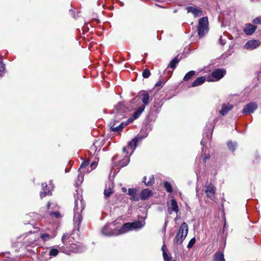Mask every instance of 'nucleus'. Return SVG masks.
Returning <instances> with one entry per match:
<instances>
[{"instance_id":"49","label":"nucleus","mask_w":261,"mask_h":261,"mask_svg":"<svg viewBox=\"0 0 261 261\" xmlns=\"http://www.w3.org/2000/svg\"><path fill=\"white\" fill-rule=\"evenodd\" d=\"M67 236L66 235H63V237H62V242L64 243V240L65 239V238H66Z\"/></svg>"},{"instance_id":"31","label":"nucleus","mask_w":261,"mask_h":261,"mask_svg":"<svg viewBox=\"0 0 261 261\" xmlns=\"http://www.w3.org/2000/svg\"><path fill=\"white\" fill-rule=\"evenodd\" d=\"M164 186L166 190V191L168 193H172L173 191L172 187L171 184L168 181L164 182Z\"/></svg>"},{"instance_id":"34","label":"nucleus","mask_w":261,"mask_h":261,"mask_svg":"<svg viewBox=\"0 0 261 261\" xmlns=\"http://www.w3.org/2000/svg\"><path fill=\"white\" fill-rule=\"evenodd\" d=\"M146 137V136H143L141 135H137L133 139V140L135 142V144L137 145L138 142L141 141Z\"/></svg>"},{"instance_id":"55","label":"nucleus","mask_w":261,"mask_h":261,"mask_svg":"<svg viewBox=\"0 0 261 261\" xmlns=\"http://www.w3.org/2000/svg\"><path fill=\"white\" fill-rule=\"evenodd\" d=\"M123 190L124 192H125L126 191V188H123Z\"/></svg>"},{"instance_id":"2","label":"nucleus","mask_w":261,"mask_h":261,"mask_svg":"<svg viewBox=\"0 0 261 261\" xmlns=\"http://www.w3.org/2000/svg\"><path fill=\"white\" fill-rule=\"evenodd\" d=\"M74 199L73 222L75 224L79 226L82 220L81 214L84 208V205L82 201V197L79 194L74 195Z\"/></svg>"},{"instance_id":"32","label":"nucleus","mask_w":261,"mask_h":261,"mask_svg":"<svg viewBox=\"0 0 261 261\" xmlns=\"http://www.w3.org/2000/svg\"><path fill=\"white\" fill-rule=\"evenodd\" d=\"M83 173H81L79 174L77 177V180L75 181V185L76 186L80 185L84 180V175Z\"/></svg>"},{"instance_id":"42","label":"nucleus","mask_w":261,"mask_h":261,"mask_svg":"<svg viewBox=\"0 0 261 261\" xmlns=\"http://www.w3.org/2000/svg\"><path fill=\"white\" fill-rule=\"evenodd\" d=\"M163 256L165 261H170L171 258L168 256L165 250H163Z\"/></svg>"},{"instance_id":"4","label":"nucleus","mask_w":261,"mask_h":261,"mask_svg":"<svg viewBox=\"0 0 261 261\" xmlns=\"http://www.w3.org/2000/svg\"><path fill=\"white\" fill-rule=\"evenodd\" d=\"M145 224L144 221H135L133 222L125 223L120 228L121 233H126L129 231L142 228Z\"/></svg>"},{"instance_id":"43","label":"nucleus","mask_w":261,"mask_h":261,"mask_svg":"<svg viewBox=\"0 0 261 261\" xmlns=\"http://www.w3.org/2000/svg\"><path fill=\"white\" fill-rule=\"evenodd\" d=\"M252 23L254 24H261V16L258 17L254 19L252 21Z\"/></svg>"},{"instance_id":"45","label":"nucleus","mask_w":261,"mask_h":261,"mask_svg":"<svg viewBox=\"0 0 261 261\" xmlns=\"http://www.w3.org/2000/svg\"><path fill=\"white\" fill-rule=\"evenodd\" d=\"M57 206V204L53 202H48L47 204V208L48 209H54Z\"/></svg>"},{"instance_id":"46","label":"nucleus","mask_w":261,"mask_h":261,"mask_svg":"<svg viewBox=\"0 0 261 261\" xmlns=\"http://www.w3.org/2000/svg\"><path fill=\"white\" fill-rule=\"evenodd\" d=\"M97 166V163L96 162H93L90 166V169H89V172H91L92 170L95 169Z\"/></svg>"},{"instance_id":"53","label":"nucleus","mask_w":261,"mask_h":261,"mask_svg":"<svg viewBox=\"0 0 261 261\" xmlns=\"http://www.w3.org/2000/svg\"><path fill=\"white\" fill-rule=\"evenodd\" d=\"M163 250H165V249H164V245L162 246V251H163Z\"/></svg>"},{"instance_id":"20","label":"nucleus","mask_w":261,"mask_h":261,"mask_svg":"<svg viewBox=\"0 0 261 261\" xmlns=\"http://www.w3.org/2000/svg\"><path fill=\"white\" fill-rule=\"evenodd\" d=\"M70 249L75 253H81L85 250V247L80 243H73L71 244Z\"/></svg>"},{"instance_id":"47","label":"nucleus","mask_w":261,"mask_h":261,"mask_svg":"<svg viewBox=\"0 0 261 261\" xmlns=\"http://www.w3.org/2000/svg\"><path fill=\"white\" fill-rule=\"evenodd\" d=\"M51 215L55 216L56 218H59L61 217L60 214L58 212H53L51 213Z\"/></svg>"},{"instance_id":"22","label":"nucleus","mask_w":261,"mask_h":261,"mask_svg":"<svg viewBox=\"0 0 261 261\" xmlns=\"http://www.w3.org/2000/svg\"><path fill=\"white\" fill-rule=\"evenodd\" d=\"M152 195L151 190L148 189H145L142 191L140 194V198L142 200H145L151 197Z\"/></svg>"},{"instance_id":"44","label":"nucleus","mask_w":261,"mask_h":261,"mask_svg":"<svg viewBox=\"0 0 261 261\" xmlns=\"http://www.w3.org/2000/svg\"><path fill=\"white\" fill-rule=\"evenodd\" d=\"M219 43L222 46H224L226 43V39L223 38L222 36H221L219 39Z\"/></svg>"},{"instance_id":"7","label":"nucleus","mask_w":261,"mask_h":261,"mask_svg":"<svg viewBox=\"0 0 261 261\" xmlns=\"http://www.w3.org/2000/svg\"><path fill=\"white\" fill-rule=\"evenodd\" d=\"M119 155H116L112 158L113 165L118 166L120 168L126 166L129 162L130 159L128 156L126 155L123 158Z\"/></svg>"},{"instance_id":"24","label":"nucleus","mask_w":261,"mask_h":261,"mask_svg":"<svg viewBox=\"0 0 261 261\" xmlns=\"http://www.w3.org/2000/svg\"><path fill=\"white\" fill-rule=\"evenodd\" d=\"M205 80V76H202L199 77L192 83L191 87H195L201 85L204 83Z\"/></svg>"},{"instance_id":"14","label":"nucleus","mask_w":261,"mask_h":261,"mask_svg":"<svg viewBox=\"0 0 261 261\" xmlns=\"http://www.w3.org/2000/svg\"><path fill=\"white\" fill-rule=\"evenodd\" d=\"M233 107V105L230 103H223L221 109L219 111V114L222 116L226 115Z\"/></svg>"},{"instance_id":"5","label":"nucleus","mask_w":261,"mask_h":261,"mask_svg":"<svg viewBox=\"0 0 261 261\" xmlns=\"http://www.w3.org/2000/svg\"><path fill=\"white\" fill-rule=\"evenodd\" d=\"M188 226L186 222H183L176 233L173 242L175 245H181L188 233Z\"/></svg>"},{"instance_id":"50","label":"nucleus","mask_w":261,"mask_h":261,"mask_svg":"<svg viewBox=\"0 0 261 261\" xmlns=\"http://www.w3.org/2000/svg\"><path fill=\"white\" fill-rule=\"evenodd\" d=\"M208 158H209V156H204V158H203V161H204V162H205V161H206V160L207 159H208Z\"/></svg>"},{"instance_id":"30","label":"nucleus","mask_w":261,"mask_h":261,"mask_svg":"<svg viewBox=\"0 0 261 261\" xmlns=\"http://www.w3.org/2000/svg\"><path fill=\"white\" fill-rule=\"evenodd\" d=\"M237 144L236 142L229 141L227 143V146L231 151H234L237 147Z\"/></svg>"},{"instance_id":"21","label":"nucleus","mask_w":261,"mask_h":261,"mask_svg":"<svg viewBox=\"0 0 261 261\" xmlns=\"http://www.w3.org/2000/svg\"><path fill=\"white\" fill-rule=\"evenodd\" d=\"M113 182L112 181L109 182V183L106 185V188L104 191V195L105 198H108L113 194Z\"/></svg>"},{"instance_id":"13","label":"nucleus","mask_w":261,"mask_h":261,"mask_svg":"<svg viewBox=\"0 0 261 261\" xmlns=\"http://www.w3.org/2000/svg\"><path fill=\"white\" fill-rule=\"evenodd\" d=\"M48 187L46 183L42 184V190L40 192V195L41 198H43L45 196L50 194V189L53 188L52 181H50L48 184Z\"/></svg>"},{"instance_id":"12","label":"nucleus","mask_w":261,"mask_h":261,"mask_svg":"<svg viewBox=\"0 0 261 261\" xmlns=\"http://www.w3.org/2000/svg\"><path fill=\"white\" fill-rule=\"evenodd\" d=\"M258 105L254 102H251L246 105L243 109V114H250L254 112L257 109Z\"/></svg>"},{"instance_id":"3","label":"nucleus","mask_w":261,"mask_h":261,"mask_svg":"<svg viewBox=\"0 0 261 261\" xmlns=\"http://www.w3.org/2000/svg\"><path fill=\"white\" fill-rule=\"evenodd\" d=\"M116 224L117 223L115 221L107 224L101 229V233L107 236H118L123 234V233L121 232L120 228L117 227Z\"/></svg>"},{"instance_id":"40","label":"nucleus","mask_w":261,"mask_h":261,"mask_svg":"<svg viewBox=\"0 0 261 261\" xmlns=\"http://www.w3.org/2000/svg\"><path fill=\"white\" fill-rule=\"evenodd\" d=\"M5 65L0 60V76H2L4 73Z\"/></svg>"},{"instance_id":"1","label":"nucleus","mask_w":261,"mask_h":261,"mask_svg":"<svg viewBox=\"0 0 261 261\" xmlns=\"http://www.w3.org/2000/svg\"><path fill=\"white\" fill-rule=\"evenodd\" d=\"M126 108L122 102H119L113 110V113H116L115 117L114 120L110 123L109 126L112 131L117 133H120L122 129L125 127L128 122H121L119 124L117 125V123L121 120L123 117V113L126 111Z\"/></svg>"},{"instance_id":"23","label":"nucleus","mask_w":261,"mask_h":261,"mask_svg":"<svg viewBox=\"0 0 261 261\" xmlns=\"http://www.w3.org/2000/svg\"><path fill=\"white\" fill-rule=\"evenodd\" d=\"M89 161L83 162L80 166L79 171L81 173H88L89 172Z\"/></svg>"},{"instance_id":"9","label":"nucleus","mask_w":261,"mask_h":261,"mask_svg":"<svg viewBox=\"0 0 261 261\" xmlns=\"http://www.w3.org/2000/svg\"><path fill=\"white\" fill-rule=\"evenodd\" d=\"M141 98V101L143 102V105L141 106H144L145 108V106L148 105L151 101V99L150 98L149 95L147 92L143 91H140L138 94L137 96L132 100V102L133 103L139 100V98Z\"/></svg>"},{"instance_id":"56","label":"nucleus","mask_w":261,"mask_h":261,"mask_svg":"<svg viewBox=\"0 0 261 261\" xmlns=\"http://www.w3.org/2000/svg\"><path fill=\"white\" fill-rule=\"evenodd\" d=\"M202 151L203 152L204 151V148H202Z\"/></svg>"},{"instance_id":"15","label":"nucleus","mask_w":261,"mask_h":261,"mask_svg":"<svg viewBox=\"0 0 261 261\" xmlns=\"http://www.w3.org/2000/svg\"><path fill=\"white\" fill-rule=\"evenodd\" d=\"M256 29V25L251 23H247L243 28V31L247 35H251L254 33Z\"/></svg>"},{"instance_id":"25","label":"nucleus","mask_w":261,"mask_h":261,"mask_svg":"<svg viewBox=\"0 0 261 261\" xmlns=\"http://www.w3.org/2000/svg\"><path fill=\"white\" fill-rule=\"evenodd\" d=\"M213 261H225L224 254L222 252H216L213 256Z\"/></svg>"},{"instance_id":"16","label":"nucleus","mask_w":261,"mask_h":261,"mask_svg":"<svg viewBox=\"0 0 261 261\" xmlns=\"http://www.w3.org/2000/svg\"><path fill=\"white\" fill-rule=\"evenodd\" d=\"M144 106H140L137 110L133 113V117L130 118L127 120V122L129 123L132 122L134 120L137 119L139 117L140 115L145 110Z\"/></svg>"},{"instance_id":"18","label":"nucleus","mask_w":261,"mask_h":261,"mask_svg":"<svg viewBox=\"0 0 261 261\" xmlns=\"http://www.w3.org/2000/svg\"><path fill=\"white\" fill-rule=\"evenodd\" d=\"M137 146V145L135 144V142L132 140L131 141H129L128 143L127 146L124 147L123 148L122 151L123 152L125 153L126 154H127L128 153V151L130 150L131 152L130 154L131 155L133 152L135 150L136 147Z\"/></svg>"},{"instance_id":"37","label":"nucleus","mask_w":261,"mask_h":261,"mask_svg":"<svg viewBox=\"0 0 261 261\" xmlns=\"http://www.w3.org/2000/svg\"><path fill=\"white\" fill-rule=\"evenodd\" d=\"M40 238L44 241H49L51 237L47 233H42L40 236Z\"/></svg>"},{"instance_id":"38","label":"nucleus","mask_w":261,"mask_h":261,"mask_svg":"<svg viewBox=\"0 0 261 261\" xmlns=\"http://www.w3.org/2000/svg\"><path fill=\"white\" fill-rule=\"evenodd\" d=\"M150 75V72L148 69H145L142 72V76L144 78H148Z\"/></svg>"},{"instance_id":"27","label":"nucleus","mask_w":261,"mask_h":261,"mask_svg":"<svg viewBox=\"0 0 261 261\" xmlns=\"http://www.w3.org/2000/svg\"><path fill=\"white\" fill-rule=\"evenodd\" d=\"M136 189H129L128 191V194L132 197V199L134 200H138L139 198L136 194Z\"/></svg>"},{"instance_id":"52","label":"nucleus","mask_w":261,"mask_h":261,"mask_svg":"<svg viewBox=\"0 0 261 261\" xmlns=\"http://www.w3.org/2000/svg\"><path fill=\"white\" fill-rule=\"evenodd\" d=\"M199 194H200V193H199V191L198 190H197V196L199 197Z\"/></svg>"},{"instance_id":"11","label":"nucleus","mask_w":261,"mask_h":261,"mask_svg":"<svg viewBox=\"0 0 261 261\" xmlns=\"http://www.w3.org/2000/svg\"><path fill=\"white\" fill-rule=\"evenodd\" d=\"M261 42L258 40H250L244 46V48L247 50H253L260 45Z\"/></svg>"},{"instance_id":"51","label":"nucleus","mask_w":261,"mask_h":261,"mask_svg":"<svg viewBox=\"0 0 261 261\" xmlns=\"http://www.w3.org/2000/svg\"><path fill=\"white\" fill-rule=\"evenodd\" d=\"M167 222H165V226H164V229H163L164 231H165L166 227V225H167Z\"/></svg>"},{"instance_id":"28","label":"nucleus","mask_w":261,"mask_h":261,"mask_svg":"<svg viewBox=\"0 0 261 261\" xmlns=\"http://www.w3.org/2000/svg\"><path fill=\"white\" fill-rule=\"evenodd\" d=\"M171 209L172 211L176 212V213L178 211V207L177 205V202L174 199H172L171 201Z\"/></svg>"},{"instance_id":"41","label":"nucleus","mask_w":261,"mask_h":261,"mask_svg":"<svg viewBox=\"0 0 261 261\" xmlns=\"http://www.w3.org/2000/svg\"><path fill=\"white\" fill-rule=\"evenodd\" d=\"M58 250L56 249H52L49 252V255L53 256H56L58 254Z\"/></svg>"},{"instance_id":"35","label":"nucleus","mask_w":261,"mask_h":261,"mask_svg":"<svg viewBox=\"0 0 261 261\" xmlns=\"http://www.w3.org/2000/svg\"><path fill=\"white\" fill-rule=\"evenodd\" d=\"M100 145H101V143L100 142L99 143L98 141H95L93 143V145L91 147V149L92 150H94L95 152H96V150H97V148H98V147H100L99 148V150H99L100 149V148H101Z\"/></svg>"},{"instance_id":"8","label":"nucleus","mask_w":261,"mask_h":261,"mask_svg":"<svg viewBox=\"0 0 261 261\" xmlns=\"http://www.w3.org/2000/svg\"><path fill=\"white\" fill-rule=\"evenodd\" d=\"M203 191L208 198L212 200H214L216 189L212 183L206 182L203 186Z\"/></svg>"},{"instance_id":"39","label":"nucleus","mask_w":261,"mask_h":261,"mask_svg":"<svg viewBox=\"0 0 261 261\" xmlns=\"http://www.w3.org/2000/svg\"><path fill=\"white\" fill-rule=\"evenodd\" d=\"M196 242V239L195 238H193L191 239V240L189 241L188 245L187 248L190 249L193 247V246L194 245V244Z\"/></svg>"},{"instance_id":"36","label":"nucleus","mask_w":261,"mask_h":261,"mask_svg":"<svg viewBox=\"0 0 261 261\" xmlns=\"http://www.w3.org/2000/svg\"><path fill=\"white\" fill-rule=\"evenodd\" d=\"M165 83V82L164 81L163 78L162 77H160V79L159 80V81L156 83L155 87H163Z\"/></svg>"},{"instance_id":"17","label":"nucleus","mask_w":261,"mask_h":261,"mask_svg":"<svg viewBox=\"0 0 261 261\" xmlns=\"http://www.w3.org/2000/svg\"><path fill=\"white\" fill-rule=\"evenodd\" d=\"M144 106H140L137 110L133 113V117L130 118L127 120V122L129 123L132 122L134 120L137 119L139 117L140 115L145 110Z\"/></svg>"},{"instance_id":"33","label":"nucleus","mask_w":261,"mask_h":261,"mask_svg":"<svg viewBox=\"0 0 261 261\" xmlns=\"http://www.w3.org/2000/svg\"><path fill=\"white\" fill-rule=\"evenodd\" d=\"M179 62V60L177 57H175L169 63L168 65V67H170L171 68H174L176 66V65Z\"/></svg>"},{"instance_id":"54","label":"nucleus","mask_w":261,"mask_h":261,"mask_svg":"<svg viewBox=\"0 0 261 261\" xmlns=\"http://www.w3.org/2000/svg\"><path fill=\"white\" fill-rule=\"evenodd\" d=\"M209 133H210V135L211 136L210 137H211L212 133V132L211 131H210Z\"/></svg>"},{"instance_id":"57","label":"nucleus","mask_w":261,"mask_h":261,"mask_svg":"<svg viewBox=\"0 0 261 261\" xmlns=\"http://www.w3.org/2000/svg\"><path fill=\"white\" fill-rule=\"evenodd\" d=\"M173 261H175V260H173Z\"/></svg>"},{"instance_id":"26","label":"nucleus","mask_w":261,"mask_h":261,"mask_svg":"<svg viewBox=\"0 0 261 261\" xmlns=\"http://www.w3.org/2000/svg\"><path fill=\"white\" fill-rule=\"evenodd\" d=\"M147 177L144 176L143 179V182L146 186H152L154 182V178L153 175H151L148 177V180L146 181Z\"/></svg>"},{"instance_id":"48","label":"nucleus","mask_w":261,"mask_h":261,"mask_svg":"<svg viewBox=\"0 0 261 261\" xmlns=\"http://www.w3.org/2000/svg\"><path fill=\"white\" fill-rule=\"evenodd\" d=\"M205 143H206V142H205L204 139H202V140L201 141V145L204 146L205 145Z\"/></svg>"},{"instance_id":"19","label":"nucleus","mask_w":261,"mask_h":261,"mask_svg":"<svg viewBox=\"0 0 261 261\" xmlns=\"http://www.w3.org/2000/svg\"><path fill=\"white\" fill-rule=\"evenodd\" d=\"M186 10L188 13H192L195 17H199L202 15V13L201 9H198L194 7H187L186 8Z\"/></svg>"},{"instance_id":"6","label":"nucleus","mask_w":261,"mask_h":261,"mask_svg":"<svg viewBox=\"0 0 261 261\" xmlns=\"http://www.w3.org/2000/svg\"><path fill=\"white\" fill-rule=\"evenodd\" d=\"M208 31V21L207 17H203L199 19L197 27L198 35L202 38L207 33Z\"/></svg>"},{"instance_id":"29","label":"nucleus","mask_w":261,"mask_h":261,"mask_svg":"<svg viewBox=\"0 0 261 261\" xmlns=\"http://www.w3.org/2000/svg\"><path fill=\"white\" fill-rule=\"evenodd\" d=\"M195 74V71L193 70H191L186 74L184 77V81H189L193 76Z\"/></svg>"},{"instance_id":"10","label":"nucleus","mask_w":261,"mask_h":261,"mask_svg":"<svg viewBox=\"0 0 261 261\" xmlns=\"http://www.w3.org/2000/svg\"><path fill=\"white\" fill-rule=\"evenodd\" d=\"M226 73L225 70L222 69H218L214 71L211 75L207 78L208 82H215L218 81L222 79Z\"/></svg>"}]
</instances>
